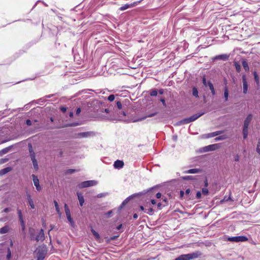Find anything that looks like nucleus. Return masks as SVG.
Listing matches in <instances>:
<instances>
[{
	"label": "nucleus",
	"mask_w": 260,
	"mask_h": 260,
	"mask_svg": "<svg viewBox=\"0 0 260 260\" xmlns=\"http://www.w3.org/2000/svg\"><path fill=\"white\" fill-rule=\"evenodd\" d=\"M252 115L250 114L248 115L246 119L244 121L243 128V139H246L247 138L248 135V126L252 119Z\"/></svg>",
	"instance_id": "f257e3e1"
},
{
	"label": "nucleus",
	"mask_w": 260,
	"mask_h": 260,
	"mask_svg": "<svg viewBox=\"0 0 260 260\" xmlns=\"http://www.w3.org/2000/svg\"><path fill=\"white\" fill-rule=\"evenodd\" d=\"M201 254V253L199 251L186 254H182L177 257L175 260H190L198 258Z\"/></svg>",
	"instance_id": "f03ea898"
},
{
	"label": "nucleus",
	"mask_w": 260,
	"mask_h": 260,
	"mask_svg": "<svg viewBox=\"0 0 260 260\" xmlns=\"http://www.w3.org/2000/svg\"><path fill=\"white\" fill-rule=\"evenodd\" d=\"M204 114V113L203 112L201 113L194 114V115L191 116L189 118L183 119L182 120H181L180 122V124H187L189 122L194 121V120H196V119L199 118L200 117L202 116Z\"/></svg>",
	"instance_id": "7ed1b4c3"
},
{
	"label": "nucleus",
	"mask_w": 260,
	"mask_h": 260,
	"mask_svg": "<svg viewBox=\"0 0 260 260\" xmlns=\"http://www.w3.org/2000/svg\"><path fill=\"white\" fill-rule=\"evenodd\" d=\"M98 184V182L95 180H88L85 181L80 183H79L78 185V187L80 188H83L90 186H93L96 185Z\"/></svg>",
	"instance_id": "20e7f679"
},
{
	"label": "nucleus",
	"mask_w": 260,
	"mask_h": 260,
	"mask_svg": "<svg viewBox=\"0 0 260 260\" xmlns=\"http://www.w3.org/2000/svg\"><path fill=\"white\" fill-rule=\"evenodd\" d=\"M228 241L235 242H245L248 240V238L244 236L229 237Z\"/></svg>",
	"instance_id": "39448f33"
},
{
	"label": "nucleus",
	"mask_w": 260,
	"mask_h": 260,
	"mask_svg": "<svg viewBox=\"0 0 260 260\" xmlns=\"http://www.w3.org/2000/svg\"><path fill=\"white\" fill-rule=\"evenodd\" d=\"M219 146L218 144L209 145L208 146L204 147L202 148V152H209L211 151H213L219 148Z\"/></svg>",
	"instance_id": "423d86ee"
},
{
	"label": "nucleus",
	"mask_w": 260,
	"mask_h": 260,
	"mask_svg": "<svg viewBox=\"0 0 260 260\" xmlns=\"http://www.w3.org/2000/svg\"><path fill=\"white\" fill-rule=\"evenodd\" d=\"M242 78L243 83V92L244 94H246L248 91V84L246 75H243Z\"/></svg>",
	"instance_id": "0eeeda50"
},
{
	"label": "nucleus",
	"mask_w": 260,
	"mask_h": 260,
	"mask_svg": "<svg viewBox=\"0 0 260 260\" xmlns=\"http://www.w3.org/2000/svg\"><path fill=\"white\" fill-rule=\"evenodd\" d=\"M31 177L32 178L34 185L36 186L37 190L38 191H40L42 189V187L39 184V180L37 176L34 174H32Z\"/></svg>",
	"instance_id": "6e6552de"
},
{
	"label": "nucleus",
	"mask_w": 260,
	"mask_h": 260,
	"mask_svg": "<svg viewBox=\"0 0 260 260\" xmlns=\"http://www.w3.org/2000/svg\"><path fill=\"white\" fill-rule=\"evenodd\" d=\"M229 57H230L229 55H228L226 54H220V55H217V56H215L213 58V59L214 61L216 60H222L226 61L229 59Z\"/></svg>",
	"instance_id": "1a4fd4ad"
},
{
	"label": "nucleus",
	"mask_w": 260,
	"mask_h": 260,
	"mask_svg": "<svg viewBox=\"0 0 260 260\" xmlns=\"http://www.w3.org/2000/svg\"><path fill=\"white\" fill-rule=\"evenodd\" d=\"M46 254V252L44 250H39L37 253V260H44L45 255Z\"/></svg>",
	"instance_id": "9d476101"
},
{
	"label": "nucleus",
	"mask_w": 260,
	"mask_h": 260,
	"mask_svg": "<svg viewBox=\"0 0 260 260\" xmlns=\"http://www.w3.org/2000/svg\"><path fill=\"white\" fill-rule=\"evenodd\" d=\"M45 238L44 230L43 229H41L39 234L37 235L35 238V240L39 242V241H43Z\"/></svg>",
	"instance_id": "9b49d317"
},
{
	"label": "nucleus",
	"mask_w": 260,
	"mask_h": 260,
	"mask_svg": "<svg viewBox=\"0 0 260 260\" xmlns=\"http://www.w3.org/2000/svg\"><path fill=\"white\" fill-rule=\"evenodd\" d=\"M223 132V131H216V132H214L213 133H209L206 135V138H209L214 137L215 136H218V135L222 134Z\"/></svg>",
	"instance_id": "f8f14e48"
},
{
	"label": "nucleus",
	"mask_w": 260,
	"mask_h": 260,
	"mask_svg": "<svg viewBox=\"0 0 260 260\" xmlns=\"http://www.w3.org/2000/svg\"><path fill=\"white\" fill-rule=\"evenodd\" d=\"M113 166L115 169H119L123 167L124 162L122 160H117L114 162Z\"/></svg>",
	"instance_id": "ddd939ff"
},
{
	"label": "nucleus",
	"mask_w": 260,
	"mask_h": 260,
	"mask_svg": "<svg viewBox=\"0 0 260 260\" xmlns=\"http://www.w3.org/2000/svg\"><path fill=\"white\" fill-rule=\"evenodd\" d=\"M201 172V170L200 169H191L188 170H186L184 172V173L186 174H197Z\"/></svg>",
	"instance_id": "4468645a"
},
{
	"label": "nucleus",
	"mask_w": 260,
	"mask_h": 260,
	"mask_svg": "<svg viewBox=\"0 0 260 260\" xmlns=\"http://www.w3.org/2000/svg\"><path fill=\"white\" fill-rule=\"evenodd\" d=\"M77 195L78 197V199L79 200L80 205L81 206H82L84 203V199L83 196L82 195V193L80 192H77Z\"/></svg>",
	"instance_id": "2eb2a0df"
},
{
	"label": "nucleus",
	"mask_w": 260,
	"mask_h": 260,
	"mask_svg": "<svg viewBox=\"0 0 260 260\" xmlns=\"http://www.w3.org/2000/svg\"><path fill=\"white\" fill-rule=\"evenodd\" d=\"M105 112L106 113H110V116H103V117H102V119H109L111 117V116L112 115H114V112L113 111H111L110 109V107H109L107 109H105Z\"/></svg>",
	"instance_id": "dca6fc26"
},
{
	"label": "nucleus",
	"mask_w": 260,
	"mask_h": 260,
	"mask_svg": "<svg viewBox=\"0 0 260 260\" xmlns=\"http://www.w3.org/2000/svg\"><path fill=\"white\" fill-rule=\"evenodd\" d=\"M92 133L90 132H82L78 134V138H86L91 136Z\"/></svg>",
	"instance_id": "f3484780"
},
{
	"label": "nucleus",
	"mask_w": 260,
	"mask_h": 260,
	"mask_svg": "<svg viewBox=\"0 0 260 260\" xmlns=\"http://www.w3.org/2000/svg\"><path fill=\"white\" fill-rule=\"evenodd\" d=\"M27 200L28 201V203L30 206L31 208L34 209L35 208V205L33 202V200H32L30 195L29 193H27L26 194Z\"/></svg>",
	"instance_id": "a211bd4d"
},
{
	"label": "nucleus",
	"mask_w": 260,
	"mask_h": 260,
	"mask_svg": "<svg viewBox=\"0 0 260 260\" xmlns=\"http://www.w3.org/2000/svg\"><path fill=\"white\" fill-rule=\"evenodd\" d=\"M10 228L9 225H6L0 229V234H6L9 232Z\"/></svg>",
	"instance_id": "6ab92c4d"
},
{
	"label": "nucleus",
	"mask_w": 260,
	"mask_h": 260,
	"mask_svg": "<svg viewBox=\"0 0 260 260\" xmlns=\"http://www.w3.org/2000/svg\"><path fill=\"white\" fill-rule=\"evenodd\" d=\"M156 114H157V113L155 112V113L149 114V115H147V116H146L145 117L139 118L138 119L134 120L133 122H137V121H142V120H143L144 119H145L147 117H153V116L156 115Z\"/></svg>",
	"instance_id": "aec40b11"
},
{
	"label": "nucleus",
	"mask_w": 260,
	"mask_h": 260,
	"mask_svg": "<svg viewBox=\"0 0 260 260\" xmlns=\"http://www.w3.org/2000/svg\"><path fill=\"white\" fill-rule=\"evenodd\" d=\"M224 90V98L225 102L228 101L229 98V89L227 86H225L223 88Z\"/></svg>",
	"instance_id": "412c9836"
},
{
	"label": "nucleus",
	"mask_w": 260,
	"mask_h": 260,
	"mask_svg": "<svg viewBox=\"0 0 260 260\" xmlns=\"http://www.w3.org/2000/svg\"><path fill=\"white\" fill-rule=\"evenodd\" d=\"M208 86H209V88L211 90L212 94L213 95H214L215 94V90L213 84L210 81H208Z\"/></svg>",
	"instance_id": "4be33fe9"
},
{
	"label": "nucleus",
	"mask_w": 260,
	"mask_h": 260,
	"mask_svg": "<svg viewBox=\"0 0 260 260\" xmlns=\"http://www.w3.org/2000/svg\"><path fill=\"white\" fill-rule=\"evenodd\" d=\"M11 170V167H7L4 169L0 170V176L4 175Z\"/></svg>",
	"instance_id": "5701e85b"
},
{
	"label": "nucleus",
	"mask_w": 260,
	"mask_h": 260,
	"mask_svg": "<svg viewBox=\"0 0 260 260\" xmlns=\"http://www.w3.org/2000/svg\"><path fill=\"white\" fill-rule=\"evenodd\" d=\"M66 216H67V219H68V221L70 222L71 225H73L74 224V221H73V219L71 217V215L70 211H67V212H66Z\"/></svg>",
	"instance_id": "b1692460"
},
{
	"label": "nucleus",
	"mask_w": 260,
	"mask_h": 260,
	"mask_svg": "<svg viewBox=\"0 0 260 260\" xmlns=\"http://www.w3.org/2000/svg\"><path fill=\"white\" fill-rule=\"evenodd\" d=\"M20 222V223H21V230H22V233H23V237H25V222L23 220V219L22 220H19Z\"/></svg>",
	"instance_id": "393cba45"
},
{
	"label": "nucleus",
	"mask_w": 260,
	"mask_h": 260,
	"mask_svg": "<svg viewBox=\"0 0 260 260\" xmlns=\"http://www.w3.org/2000/svg\"><path fill=\"white\" fill-rule=\"evenodd\" d=\"M242 64L245 71H248L249 68L247 62L245 60H243L242 62Z\"/></svg>",
	"instance_id": "a878e982"
},
{
	"label": "nucleus",
	"mask_w": 260,
	"mask_h": 260,
	"mask_svg": "<svg viewBox=\"0 0 260 260\" xmlns=\"http://www.w3.org/2000/svg\"><path fill=\"white\" fill-rule=\"evenodd\" d=\"M198 93H199V92H198V89L196 87H193V88H192L193 96H194L196 98H199Z\"/></svg>",
	"instance_id": "bb28decb"
},
{
	"label": "nucleus",
	"mask_w": 260,
	"mask_h": 260,
	"mask_svg": "<svg viewBox=\"0 0 260 260\" xmlns=\"http://www.w3.org/2000/svg\"><path fill=\"white\" fill-rule=\"evenodd\" d=\"M158 91L156 89H153L150 91V95L152 96H155L157 95Z\"/></svg>",
	"instance_id": "cd10ccee"
},
{
	"label": "nucleus",
	"mask_w": 260,
	"mask_h": 260,
	"mask_svg": "<svg viewBox=\"0 0 260 260\" xmlns=\"http://www.w3.org/2000/svg\"><path fill=\"white\" fill-rule=\"evenodd\" d=\"M91 231L92 234L93 235V236H94V237L96 239H99L100 238V236L99 234L94 230H93V229H91Z\"/></svg>",
	"instance_id": "c85d7f7f"
},
{
	"label": "nucleus",
	"mask_w": 260,
	"mask_h": 260,
	"mask_svg": "<svg viewBox=\"0 0 260 260\" xmlns=\"http://www.w3.org/2000/svg\"><path fill=\"white\" fill-rule=\"evenodd\" d=\"M10 147L5 148L0 151V155H3L8 153L10 150Z\"/></svg>",
	"instance_id": "c756f323"
},
{
	"label": "nucleus",
	"mask_w": 260,
	"mask_h": 260,
	"mask_svg": "<svg viewBox=\"0 0 260 260\" xmlns=\"http://www.w3.org/2000/svg\"><path fill=\"white\" fill-rule=\"evenodd\" d=\"M34 169L37 170L39 168L38 162L36 159L31 160Z\"/></svg>",
	"instance_id": "7c9ffc66"
},
{
	"label": "nucleus",
	"mask_w": 260,
	"mask_h": 260,
	"mask_svg": "<svg viewBox=\"0 0 260 260\" xmlns=\"http://www.w3.org/2000/svg\"><path fill=\"white\" fill-rule=\"evenodd\" d=\"M227 137L225 135L220 136L219 137L215 138V141H220V140H223L225 139Z\"/></svg>",
	"instance_id": "2f4dec72"
},
{
	"label": "nucleus",
	"mask_w": 260,
	"mask_h": 260,
	"mask_svg": "<svg viewBox=\"0 0 260 260\" xmlns=\"http://www.w3.org/2000/svg\"><path fill=\"white\" fill-rule=\"evenodd\" d=\"M129 8H131V6H130V4H125L124 6H121L119 8V10L120 11H124V10H126L127 9H128Z\"/></svg>",
	"instance_id": "473e14b6"
},
{
	"label": "nucleus",
	"mask_w": 260,
	"mask_h": 260,
	"mask_svg": "<svg viewBox=\"0 0 260 260\" xmlns=\"http://www.w3.org/2000/svg\"><path fill=\"white\" fill-rule=\"evenodd\" d=\"M131 198V197H129L127 198L126 199H125L122 203L121 205H120V208H122V207L125 206L128 203V202L129 201Z\"/></svg>",
	"instance_id": "72a5a7b5"
},
{
	"label": "nucleus",
	"mask_w": 260,
	"mask_h": 260,
	"mask_svg": "<svg viewBox=\"0 0 260 260\" xmlns=\"http://www.w3.org/2000/svg\"><path fill=\"white\" fill-rule=\"evenodd\" d=\"M234 65H235V69H236V71L238 72H240V71H241V66H240V64H239L237 62H235L234 63Z\"/></svg>",
	"instance_id": "f704fd0d"
},
{
	"label": "nucleus",
	"mask_w": 260,
	"mask_h": 260,
	"mask_svg": "<svg viewBox=\"0 0 260 260\" xmlns=\"http://www.w3.org/2000/svg\"><path fill=\"white\" fill-rule=\"evenodd\" d=\"M145 213H146L149 215H152L153 213V210L152 208L146 209V211H145Z\"/></svg>",
	"instance_id": "c9c22d12"
},
{
	"label": "nucleus",
	"mask_w": 260,
	"mask_h": 260,
	"mask_svg": "<svg viewBox=\"0 0 260 260\" xmlns=\"http://www.w3.org/2000/svg\"><path fill=\"white\" fill-rule=\"evenodd\" d=\"M253 75H254L255 81L256 82L257 84H258L259 83V78H258V75L257 74L256 72H254L253 73Z\"/></svg>",
	"instance_id": "e433bc0d"
},
{
	"label": "nucleus",
	"mask_w": 260,
	"mask_h": 260,
	"mask_svg": "<svg viewBox=\"0 0 260 260\" xmlns=\"http://www.w3.org/2000/svg\"><path fill=\"white\" fill-rule=\"evenodd\" d=\"M116 107L118 110H121L122 109V104L120 101L116 102Z\"/></svg>",
	"instance_id": "4c0bfd02"
},
{
	"label": "nucleus",
	"mask_w": 260,
	"mask_h": 260,
	"mask_svg": "<svg viewBox=\"0 0 260 260\" xmlns=\"http://www.w3.org/2000/svg\"><path fill=\"white\" fill-rule=\"evenodd\" d=\"M142 1V0L133 2V3L130 4L131 7L133 8L134 7L137 6Z\"/></svg>",
	"instance_id": "58836bf2"
},
{
	"label": "nucleus",
	"mask_w": 260,
	"mask_h": 260,
	"mask_svg": "<svg viewBox=\"0 0 260 260\" xmlns=\"http://www.w3.org/2000/svg\"><path fill=\"white\" fill-rule=\"evenodd\" d=\"M17 212H18L19 220L23 219V217H22V214L21 211L20 209H17Z\"/></svg>",
	"instance_id": "ea45409f"
},
{
	"label": "nucleus",
	"mask_w": 260,
	"mask_h": 260,
	"mask_svg": "<svg viewBox=\"0 0 260 260\" xmlns=\"http://www.w3.org/2000/svg\"><path fill=\"white\" fill-rule=\"evenodd\" d=\"M202 191L204 195H207L209 192L208 189L206 187L203 188Z\"/></svg>",
	"instance_id": "a19ab883"
},
{
	"label": "nucleus",
	"mask_w": 260,
	"mask_h": 260,
	"mask_svg": "<svg viewBox=\"0 0 260 260\" xmlns=\"http://www.w3.org/2000/svg\"><path fill=\"white\" fill-rule=\"evenodd\" d=\"M193 176H184V177H182V179L184 180H192L193 179Z\"/></svg>",
	"instance_id": "79ce46f5"
},
{
	"label": "nucleus",
	"mask_w": 260,
	"mask_h": 260,
	"mask_svg": "<svg viewBox=\"0 0 260 260\" xmlns=\"http://www.w3.org/2000/svg\"><path fill=\"white\" fill-rule=\"evenodd\" d=\"M115 99V95L114 94H111L108 97V100L110 102H112Z\"/></svg>",
	"instance_id": "37998d69"
},
{
	"label": "nucleus",
	"mask_w": 260,
	"mask_h": 260,
	"mask_svg": "<svg viewBox=\"0 0 260 260\" xmlns=\"http://www.w3.org/2000/svg\"><path fill=\"white\" fill-rule=\"evenodd\" d=\"M30 157L31 160L36 159V154H35V152L30 153Z\"/></svg>",
	"instance_id": "c03bdc74"
},
{
	"label": "nucleus",
	"mask_w": 260,
	"mask_h": 260,
	"mask_svg": "<svg viewBox=\"0 0 260 260\" xmlns=\"http://www.w3.org/2000/svg\"><path fill=\"white\" fill-rule=\"evenodd\" d=\"M203 83L205 86H207L208 85V82L207 83L206 82V79L205 76L203 77Z\"/></svg>",
	"instance_id": "a18cd8bd"
},
{
	"label": "nucleus",
	"mask_w": 260,
	"mask_h": 260,
	"mask_svg": "<svg viewBox=\"0 0 260 260\" xmlns=\"http://www.w3.org/2000/svg\"><path fill=\"white\" fill-rule=\"evenodd\" d=\"M11 256V251H10V249H8V253L7 255V258L8 259V260H9Z\"/></svg>",
	"instance_id": "49530a36"
},
{
	"label": "nucleus",
	"mask_w": 260,
	"mask_h": 260,
	"mask_svg": "<svg viewBox=\"0 0 260 260\" xmlns=\"http://www.w3.org/2000/svg\"><path fill=\"white\" fill-rule=\"evenodd\" d=\"M160 101L162 103V104L164 107H166L167 106L165 100L164 99L161 98L160 99Z\"/></svg>",
	"instance_id": "de8ad7c7"
},
{
	"label": "nucleus",
	"mask_w": 260,
	"mask_h": 260,
	"mask_svg": "<svg viewBox=\"0 0 260 260\" xmlns=\"http://www.w3.org/2000/svg\"><path fill=\"white\" fill-rule=\"evenodd\" d=\"M28 148H29V153H32V152H34V151H33V149H32V146H31V145L30 144H28Z\"/></svg>",
	"instance_id": "09e8293b"
},
{
	"label": "nucleus",
	"mask_w": 260,
	"mask_h": 260,
	"mask_svg": "<svg viewBox=\"0 0 260 260\" xmlns=\"http://www.w3.org/2000/svg\"><path fill=\"white\" fill-rule=\"evenodd\" d=\"M201 192L200 191H198L197 192V194H196V198L197 199H200L201 197Z\"/></svg>",
	"instance_id": "8fccbe9b"
},
{
	"label": "nucleus",
	"mask_w": 260,
	"mask_h": 260,
	"mask_svg": "<svg viewBox=\"0 0 260 260\" xmlns=\"http://www.w3.org/2000/svg\"><path fill=\"white\" fill-rule=\"evenodd\" d=\"M64 210H65V212H67V211H70L69 208H68V205L66 204H64Z\"/></svg>",
	"instance_id": "3c124183"
},
{
	"label": "nucleus",
	"mask_w": 260,
	"mask_h": 260,
	"mask_svg": "<svg viewBox=\"0 0 260 260\" xmlns=\"http://www.w3.org/2000/svg\"><path fill=\"white\" fill-rule=\"evenodd\" d=\"M31 120H29V119H27L26 120V124L27 125H31Z\"/></svg>",
	"instance_id": "603ef678"
},
{
	"label": "nucleus",
	"mask_w": 260,
	"mask_h": 260,
	"mask_svg": "<svg viewBox=\"0 0 260 260\" xmlns=\"http://www.w3.org/2000/svg\"><path fill=\"white\" fill-rule=\"evenodd\" d=\"M10 211H11V209L10 208H6L5 209H4L3 211V212H9Z\"/></svg>",
	"instance_id": "864d4df0"
},
{
	"label": "nucleus",
	"mask_w": 260,
	"mask_h": 260,
	"mask_svg": "<svg viewBox=\"0 0 260 260\" xmlns=\"http://www.w3.org/2000/svg\"><path fill=\"white\" fill-rule=\"evenodd\" d=\"M112 210H111V211H108V212H107V213H106V216H107V217H109V216H110V215L112 214Z\"/></svg>",
	"instance_id": "5fc2aeb1"
},
{
	"label": "nucleus",
	"mask_w": 260,
	"mask_h": 260,
	"mask_svg": "<svg viewBox=\"0 0 260 260\" xmlns=\"http://www.w3.org/2000/svg\"><path fill=\"white\" fill-rule=\"evenodd\" d=\"M146 209L143 206H140V210L141 211H143L144 212H145V211H146Z\"/></svg>",
	"instance_id": "6e6d98bb"
},
{
	"label": "nucleus",
	"mask_w": 260,
	"mask_h": 260,
	"mask_svg": "<svg viewBox=\"0 0 260 260\" xmlns=\"http://www.w3.org/2000/svg\"><path fill=\"white\" fill-rule=\"evenodd\" d=\"M161 197V194L160 193V192H158L156 193V197L157 198V199H159Z\"/></svg>",
	"instance_id": "4d7b16f0"
},
{
	"label": "nucleus",
	"mask_w": 260,
	"mask_h": 260,
	"mask_svg": "<svg viewBox=\"0 0 260 260\" xmlns=\"http://www.w3.org/2000/svg\"><path fill=\"white\" fill-rule=\"evenodd\" d=\"M235 160L236 161H238L239 160V156L238 155H236L235 156Z\"/></svg>",
	"instance_id": "13d9d810"
},
{
	"label": "nucleus",
	"mask_w": 260,
	"mask_h": 260,
	"mask_svg": "<svg viewBox=\"0 0 260 260\" xmlns=\"http://www.w3.org/2000/svg\"><path fill=\"white\" fill-rule=\"evenodd\" d=\"M81 112V109L80 108H77L76 110V114L78 115Z\"/></svg>",
	"instance_id": "bf43d9fd"
},
{
	"label": "nucleus",
	"mask_w": 260,
	"mask_h": 260,
	"mask_svg": "<svg viewBox=\"0 0 260 260\" xmlns=\"http://www.w3.org/2000/svg\"><path fill=\"white\" fill-rule=\"evenodd\" d=\"M55 209L58 214H60L59 206L55 207Z\"/></svg>",
	"instance_id": "052dcab7"
},
{
	"label": "nucleus",
	"mask_w": 260,
	"mask_h": 260,
	"mask_svg": "<svg viewBox=\"0 0 260 260\" xmlns=\"http://www.w3.org/2000/svg\"><path fill=\"white\" fill-rule=\"evenodd\" d=\"M204 183L205 187H207L208 185V183L207 179H205Z\"/></svg>",
	"instance_id": "680f3d73"
},
{
	"label": "nucleus",
	"mask_w": 260,
	"mask_h": 260,
	"mask_svg": "<svg viewBox=\"0 0 260 260\" xmlns=\"http://www.w3.org/2000/svg\"><path fill=\"white\" fill-rule=\"evenodd\" d=\"M160 94H162L164 93V90L162 89H160L159 90L158 92Z\"/></svg>",
	"instance_id": "e2e57ef3"
},
{
	"label": "nucleus",
	"mask_w": 260,
	"mask_h": 260,
	"mask_svg": "<svg viewBox=\"0 0 260 260\" xmlns=\"http://www.w3.org/2000/svg\"><path fill=\"white\" fill-rule=\"evenodd\" d=\"M190 189H189V188H188V189H187L185 190V193H186V194H188L190 193Z\"/></svg>",
	"instance_id": "0e129e2a"
},
{
	"label": "nucleus",
	"mask_w": 260,
	"mask_h": 260,
	"mask_svg": "<svg viewBox=\"0 0 260 260\" xmlns=\"http://www.w3.org/2000/svg\"><path fill=\"white\" fill-rule=\"evenodd\" d=\"M256 152L260 154V147H256Z\"/></svg>",
	"instance_id": "69168bd1"
},
{
	"label": "nucleus",
	"mask_w": 260,
	"mask_h": 260,
	"mask_svg": "<svg viewBox=\"0 0 260 260\" xmlns=\"http://www.w3.org/2000/svg\"><path fill=\"white\" fill-rule=\"evenodd\" d=\"M151 204H153V205H155V204L156 203V202L155 200H153V199H152V200H151Z\"/></svg>",
	"instance_id": "338daca9"
},
{
	"label": "nucleus",
	"mask_w": 260,
	"mask_h": 260,
	"mask_svg": "<svg viewBox=\"0 0 260 260\" xmlns=\"http://www.w3.org/2000/svg\"><path fill=\"white\" fill-rule=\"evenodd\" d=\"M61 111H62L63 112H65L66 111V110H67V109H66V108H65V107H62V108H61Z\"/></svg>",
	"instance_id": "774afa93"
}]
</instances>
